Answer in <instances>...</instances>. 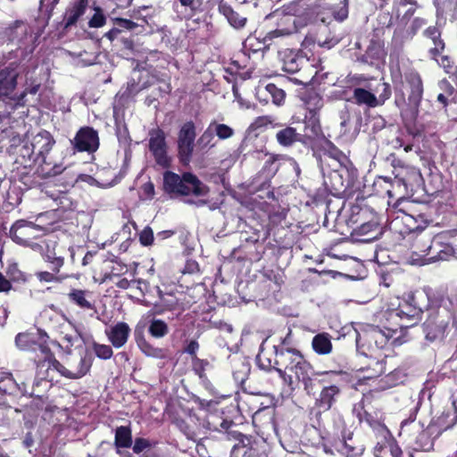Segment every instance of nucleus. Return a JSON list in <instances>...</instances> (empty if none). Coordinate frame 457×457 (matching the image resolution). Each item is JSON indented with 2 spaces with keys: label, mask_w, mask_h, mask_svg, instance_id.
I'll return each mask as SVG.
<instances>
[{
  "label": "nucleus",
  "mask_w": 457,
  "mask_h": 457,
  "mask_svg": "<svg viewBox=\"0 0 457 457\" xmlns=\"http://www.w3.org/2000/svg\"><path fill=\"white\" fill-rule=\"evenodd\" d=\"M456 419L457 416L454 414L449 422H445V416L442 415L426 428H423L420 422L405 420L401 423L400 436H404L409 440H414L415 450L429 452L433 449L434 441L440 436L442 430L453 427Z\"/></svg>",
  "instance_id": "nucleus-1"
},
{
  "label": "nucleus",
  "mask_w": 457,
  "mask_h": 457,
  "mask_svg": "<svg viewBox=\"0 0 457 457\" xmlns=\"http://www.w3.org/2000/svg\"><path fill=\"white\" fill-rule=\"evenodd\" d=\"M163 188L165 192L175 195H205L208 187L204 185L196 176L186 172L179 176L171 171H166L163 175Z\"/></svg>",
  "instance_id": "nucleus-2"
},
{
  "label": "nucleus",
  "mask_w": 457,
  "mask_h": 457,
  "mask_svg": "<svg viewBox=\"0 0 457 457\" xmlns=\"http://www.w3.org/2000/svg\"><path fill=\"white\" fill-rule=\"evenodd\" d=\"M429 295L427 292L417 291L406 295L395 313L402 320V327H412L420 320L425 309H428Z\"/></svg>",
  "instance_id": "nucleus-3"
},
{
  "label": "nucleus",
  "mask_w": 457,
  "mask_h": 457,
  "mask_svg": "<svg viewBox=\"0 0 457 457\" xmlns=\"http://www.w3.org/2000/svg\"><path fill=\"white\" fill-rule=\"evenodd\" d=\"M42 228L34 224L31 221L25 220H19L12 224L10 228L11 238L18 245L23 246H29L31 249L37 251L41 249V245L31 242L37 237V233L41 231Z\"/></svg>",
  "instance_id": "nucleus-4"
},
{
  "label": "nucleus",
  "mask_w": 457,
  "mask_h": 457,
  "mask_svg": "<svg viewBox=\"0 0 457 457\" xmlns=\"http://www.w3.org/2000/svg\"><path fill=\"white\" fill-rule=\"evenodd\" d=\"M451 319V313L446 309L431 310L424 323L426 338L430 341L444 338Z\"/></svg>",
  "instance_id": "nucleus-5"
},
{
  "label": "nucleus",
  "mask_w": 457,
  "mask_h": 457,
  "mask_svg": "<svg viewBox=\"0 0 457 457\" xmlns=\"http://www.w3.org/2000/svg\"><path fill=\"white\" fill-rule=\"evenodd\" d=\"M404 79L407 84L410 109L403 112L410 115L411 120H413L419 113V107L423 96V83L420 75L414 71L405 73Z\"/></svg>",
  "instance_id": "nucleus-6"
},
{
  "label": "nucleus",
  "mask_w": 457,
  "mask_h": 457,
  "mask_svg": "<svg viewBox=\"0 0 457 457\" xmlns=\"http://www.w3.org/2000/svg\"><path fill=\"white\" fill-rule=\"evenodd\" d=\"M47 366H52L60 374L68 378H80L89 371L92 366V356L90 354L80 356L78 361L69 363V367H65L60 361L51 358V360H48Z\"/></svg>",
  "instance_id": "nucleus-7"
},
{
  "label": "nucleus",
  "mask_w": 457,
  "mask_h": 457,
  "mask_svg": "<svg viewBox=\"0 0 457 457\" xmlns=\"http://www.w3.org/2000/svg\"><path fill=\"white\" fill-rule=\"evenodd\" d=\"M275 357H274V364H270V361H269V365L270 368H273L279 376L285 375V371L289 370L292 371L295 368V364L299 359L302 357V353L300 351L295 348H285L283 346H275Z\"/></svg>",
  "instance_id": "nucleus-8"
},
{
  "label": "nucleus",
  "mask_w": 457,
  "mask_h": 457,
  "mask_svg": "<svg viewBox=\"0 0 457 457\" xmlns=\"http://www.w3.org/2000/svg\"><path fill=\"white\" fill-rule=\"evenodd\" d=\"M148 147L157 164L162 167L170 165V157L167 154L165 133L159 128L152 129L148 132Z\"/></svg>",
  "instance_id": "nucleus-9"
},
{
  "label": "nucleus",
  "mask_w": 457,
  "mask_h": 457,
  "mask_svg": "<svg viewBox=\"0 0 457 457\" xmlns=\"http://www.w3.org/2000/svg\"><path fill=\"white\" fill-rule=\"evenodd\" d=\"M373 453L375 457H403L402 449L386 428H381L378 432Z\"/></svg>",
  "instance_id": "nucleus-10"
},
{
  "label": "nucleus",
  "mask_w": 457,
  "mask_h": 457,
  "mask_svg": "<svg viewBox=\"0 0 457 457\" xmlns=\"http://www.w3.org/2000/svg\"><path fill=\"white\" fill-rule=\"evenodd\" d=\"M195 138V124L192 121L186 122L181 127L178 138L179 155L184 164H187L191 160Z\"/></svg>",
  "instance_id": "nucleus-11"
},
{
  "label": "nucleus",
  "mask_w": 457,
  "mask_h": 457,
  "mask_svg": "<svg viewBox=\"0 0 457 457\" xmlns=\"http://www.w3.org/2000/svg\"><path fill=\"white\" fill-rule=\"evenodd\" d=\"M79 152H96L99 147L98 133L91 127L81 128L71 141Z\"/></svg>",
  "instance_id": "nucleus-12"
},
{
  "label": "nucleus",
  "mask_w": 457,
  "mask_h": 457,
  "mask_svg": "<svg viewBox=\"0 0 457 457\" xmlns=\"http://www.w3.org/2000/svg\"><path fill=\"white\" fill-rule=\"evenodd\" d=\"M66 246L56 240H47L44 259L51 265V270L59 273L64 264V251Z\"/></svg>",
  "instance_id": "nucleus-13"
},
{
  "label": "nucleus",
  "mask_w": 457,
  "mask_h": 457,
  "mask_svg": "<svg viewBox=\"0 0 457 457\" xmlns=\"http://www.w3.org/2000/svg\"><path fill=\"white\" fill-rule=\"evenodd\" d=\"M19 74L18 65L15 63H11L0 71V100L8 96L15 89Z\"/></svg>",
  "instance_id": "nucleus-14"
},
{
  "label": "nucleus",
  "mask_w": 457,
  "mask_h": 457,
  "mask_svg": "<svg viewBox=\"0 0 457 457\" xmlns=\"http://www.w3.org/2000/svg\"><path fill=\"white\" fill-rule=\"evenodd\" d=\"M54 143V137L48 131L41 130L32 138V154L37 156V160L41 158L42 162H46V154L51 151Z\"/></svg>",
  "instance_id": "nucleus-15"
},
{
  "label": "nucleus",
  "mask_w": 457,
  "mask_h": 457,
  "mask_svg": "<svg viewBox=\"0 0 457 457\" xmlns=\"http://www.w3.org/2000/svg\"><path fill=\"white\" fill-rule=\"evenodd\" d=\"M381 234L382 231L378 223L374 220H370L354 228L351 236L356 242L370 243L377 240Z\"/></svg>",
  "instance_id": "nucleus-16"
},
{
  "label": "nucleus",
  "mask_w": 457,
  "mask_h": 457,
  "mask_svg": "<svg viewBox=\"0 0 457 457\" xmlns=\"http://www.w3.org/2000/svg\"><path fill=\"white\" fill-rule=\"evenodd\" d=\"M427 243L428 245L422 252L429 262L447 260L453 253V248L448 245H442L439 241H431L429 238Z\"/></svg>",
  "instance_id": "nucleus-17"
},
{
  "label": "nucleus",
  "mask_w": 457,
  "mask_h": 457,
  "mask_svg": "<svg viewBox=\"0 0 457 457\" xmlns=\"http://www.w3.org/2000/svg\"><path fill=\"white\" fill-rule=\"evenodd\" d=\"M68 299L71 303L84 311L97 312L93 293L89 290L71 288L68 293Z\"/></svg>",
  "instance_id": "nucleus-18"
},
{
  "label": "nucleus",
  "mask_w": 457,
  "mask_h": 457,
  "mask_svg": "<svg viewBox=\"0 0 457 457\" xmlns=\"http://www.w3.org/2000/svg\"><path fill=\"white\" fill-rule=\"evenodd\" d=\"M130 328L125 322H118L105 331L109 341L115 348H120L127 343Z\"/></svg>",
  "instance_id": "nucleus-19"
},
{
  "label": "nucleus",
  "mask_w": 457,
  "mask_h": 457,
  "mask_svg": "<svg viewBox=\"0 0 457 457\" xmlns=\"http://www.w3.org/2000/svg\"><path fill=\"white\" fill-rule=\"evenodd\" d=\"M16 345L21 350H36L37 346L41 350V352L45 354V360L42 362V365L45 366L46 363L48 364V360H51L52 354L50 349L47 346L37 345L33 337L29 334L20 333L15 337Z\"/></svg>",
  "instance_id": "nucleus-20"
},
{
  "label": "nucleus",
  "mask_w": 457,
  "mask_h": 457,
  "mask_svg": "<svg viewBox=\"0 0 457 457\" xmlns=\"http://www.w3.org/2000/svg\"><path fill=\"white\" fill-rule=\"evenodd\" d=\"M283 70L287 73H295L301 70L303 64L307 63L304 58L293 50L286 49L280 53Z\"/></svg>",
  "instance_id": "nucleus-21"
},
{
  "label": "nucleus",
  "mask_w": 457,
  "mask_h": 457,
  "mask_svg": "<svg viewBox=\"0 0 457 457\" xmlns=\"http://www.w3.org/2000/svg\"><path fill=\"white\" fill-rule=\"evenodd\" d=\"M367 87L375 94L378 106L383 105L391 97V86L382 79L378 80L372 79L367 83Z\"/></svg>",
  "instance_id": "nucleus-22"
},
{
  "label": "nucleus",
  "mask_w": 457,
  "mask_h": 457,
  "mask_svg": "<svg viewBox=\"0 0 457 457\" xmlns=\"http://www.w3.org/2000/svg\"><path fill=\"white\" fill-rule=\"evenodd\" d=\"M295 364V366L291 372L295 375L299 381L303 382L304 388L308 390V385L312 384V377L315 375L313 367L305 360L303 355Z\"/></svg>",
  "instance_id": "nucleus-23"
},
{
  "label": "nucleus",
  "mask_w": 457,
  "mask_h": 457,
  "mask_svg": "<svg viewBox=\"0 0 457 457\" xmlns=\"http://www.w3.org/2000/svg\"><path fill=\"white\" fill-rule=\"evenodd\" d=\"M286 12L287 14L300 19V22H302L303 25H305L310 21L312 15L311 8L303 2V0H296L290 3L286 7Z\"/></svg>",
  "instance_id": "nucleus-24"
},
{
  "label": "nucleus",
  "mask_w": 457,
  "mask_h": 457,
  "mask_svg": "<svg viewBox=\"0 0 457 457\" xmlns=\"http://www.w3.org/2000/svg\"><path fill=\"white\" fill-rule=\"evenodd\" d=\"M88 5V0H76L72 6L66 11L64 21L65 27H70L79 21V19L86 12Z\"/></svg>",
  "instance_id": "nucleus-25"
},
{
  "label": "nucleus",
  "mask_w": 457,
  "mask_h": 457,
  "mask_svg": "<svg viewBox=\"0 0 457 457\" xmlns=\"http://www.w3.org/2000/svg\"><path fill=\"white\" fill-rule=\"evenodd\" d=\"M312 347L317 354H329L333 349L331 336L325 332L317 334L312 338Z\"/></svg>",
  "instance_id": "nucleus-26"
},
{
  "label": "nucleus",
  "mask_w": 457,
  "mask_h": 457,
  "mask_svg": "<svg viewBox=\"0 0 457 457\" xmlns=\"http://www.w3.org/2000/svg\"><path fill=\"white\" fill-rule=\"evenodd\" d=\"M340 389L337 386H325L317 399V405L324 411L329 410L336 402L337 396L339 395Z\"/></svg>",
  "instance_id": "nucleus-27"
},
{
  "label": "nucleus",
  "mask_w": 457,
  "mask_h": 457,
  "mask_svg": "<svg viewBox=\"0 0 457 457\" xmlns=\"http://www.w3.org/2000/svg\"><path fill=\"white\" fill-rule=\"evenodd\" d=\"M365 337L370 348H377L380 350L384 349L388 345V341L390 339L389 336L377 327L372 328L368 331Z\"/></svg>",
  "instance_id": "nucleus-28"
},
{
  "label": "nucleus",
  "mask_w": 457,
  "mask_h": 457,
  "mask_svg": "<svg viewBox=\"0 0 457 457\" xmlns=\"http://www.w3.org/2000/svg\"><path fill=\"white\" fill-rule=\"evenodd\" d=\"M353 97L354 99L355 104L358 105H366L370 108H374L378 106V103L375 98V94L371 92L370 88L367 87H355L353 92Z\"/></svg>",
  "instance_id": "nucleus-29"
},
{
  "label": "nucleus",
  "mask_w": 457,
  "mask_h": 457,
  "mask_svg": "<svg viewBox=\"0 0 457 457\" xmlns=\"http://www.w3.org/2000/svg\"><path fill=\"white\" fill-rule=\"evenodd\" d=\"M219 12L227 19L233 28L241 29L245 27L247 19L235 12L228 4L220 3L219 4Z\"/></svg>",
  "instance_id": "nucleus-30"
},
{
  "label": "nucleus",
  "mask_w": 457,
  "mask_h": 457,
  "mask_svg": "<svg viewBox=\"0 0 457 457\" xmlns=\"http://www.w3.org/2000/svg\"><path fill=\"white\" fill-rule=\"evenodd\" d=\"M336 449L345 457H357L361 455L363 452V448L361 445H356L351 436L337 442Z\"/></svg>",
  "instance_id": "nucleus-31"
},
{
  "label": "nucleus",
  "mask_w": 457,
  "mask_h": 457,
  "mask_svg": "<svg viewBox=\"0 0 457 457\" xmlns=\"http://www.w3.org/2000/svg\"><path fill=\"white\" fill-rule=\"evenodd\" d=\"M301 137L302 135L293 127L284 128L276 134L278 143L283 146H291L294 143L301 141Z\"/></svg>",
  "instance_id": "nucleus-32"
},
{
  "label": "nucleus",
  "mask_w": 457,
  "mask_h": 457,
  "mask_svg": "<svg viewBox=\"0 0 457 457\" xmlns=\"http://www.w3.org/2000/svg\"><path fill=\"white\" fill-rule=\"evenodd\" d=\"M137 345L141 352L147 357L154 359H165L167 357V350L163 348L154 347L147 342L143 337L137 338Z\"/></svg>",
  "instance_id": "nucleus-33"
},
{
  "label": "nucleus",
  "mask_w": 457,
  "mask_h": 457,
  "mask_svg": "<svg viewBox=\"0 0 457 457\" xmlns=\"http://www.w3.org/2000/svg\"><path fill=\"white\" fill-rule=\"evenodd\" d=\"M424 35L430 38L434 44V47L429 50L432 58H436L440 55L445 49V43L441 39V34L438 29L436 27H429L424 31Z\"/></svg>",
  "instance_id": "nucleus-34"
},
{
  "label": "nucleus",
  "mask_w": 457,
  "mask_h": 457,
  "mask_svg": "<svg viewBox=\"0 0 457 457\" xmlns=\"http://www.w3.org/2000/svg\"><path fill=\"white\" fill-rule=\"evenodd\" d=\"M132 432L129 426H120L115 429L114 445L116 448H129L132 446Z\"/></svg>",
  "instance_id": "nucleus-35"
},
{
  "label": "nucleus",
  "mask_w": 457,
  "mask_h": 457,
  "mask_svg": "<svg viewBox=\"0 0 457 457\" xmlns=\"http://www.w3.org/2000/svg\"><path fill=\"white\" fill-rule=\"evenodd\" d=\"M148 332L153 337L162 338L169 333V327L162 320L152 319L148 327Z\"/></svg>",
  "instance_id": "nucleus-36"
},
{
  "label": "nucleus",
  "mask_w": 457,
  "mask_h": 457,
  "mask_svg": "<svg viewBox=\"0 0 457 457\" xmlns=\"http://www.w3.org/2000/svg\"><path fill=\"white\" fill-rule=\"evenodd\" d=\"M28 26L21 21H16L7 30L8 37L11 40L21 41L27 35Z\"/></svg>",
  "instance_id": "nucleus-37"
},
{
  "label": "nucleus",
  "mask_w": 457,
  "mask_h": 457,
  "mask_svg": "<svg viewBox=\"0 0 457 457\" xmlns=\"http://www.w3.org/2000/svg\"><path fill=\"white\" fill-rule=\"evenodd\" d=\"M339 42L338 39L331 37L329 39L321 40L320 38H316L312 36H306L303 39L302 46L304 48L311 47L317 44L320 47H325L330 49L335 46Z\"/></svg>",
  "instance_id": "nucleus-38"
},
{
  "label": "nucleus",
  "mask_w": 457,
  "mask_h": 457,
  "mask_svg": "<svg viewBox=\"0 0 457 457\" xmlns=\"http://www.w3.org/2000/svg\"><path fill=\"white\" fill-rule=\"evenodd\" d=\"M368 373L365 378H374L381 376L386 371L385 361H372L366 369Z\"/></svg>",
  "instance_id": "nucleus-39"
},
{
  "label": "nucleus",
  "mask_w": 457,
  "mask_h": 457,
  "mask_svg": "<svg viewBox=\"0 0 457 457\" xmlns=\"http://www.w3.org/2000/svg\"><path fill=\"white\" fill-rule=\"evenodd\" d=\"M266 92L270 95L272 102L276 105H281L284 103L286 93L278 88L275 84L270 83L265 87Z\"/></svg>",
  "instance_id": "nucleus-40"
},
{
  "label": "nucleus",
  "mask_w": 457,
  "mask_h": 457,
  "mask_svg": "<svg viewBox=\"0 0 457 457\" xmlns=\"http://www.w3.org/2000/svg\"><path fill=\"white\" fill-rule=\"evenodd\" d=\"M210 126L212 127L214 134H216L220 139H228L234 135V129L226 124L213 121Z\"/></svg>",
  "instance_id": "nucleus-41"
},
{
  "label": "nucleus",
  "mask_w": 457,
  "mask_h": 457,
  "mask_svg": "<svg viewBox=\"0 0 457 457\" xmlns=\"http://www.w3.org/2000/svg\"><path fill=\"white\" fill-rule=\"evenodd\" d=\"M214 132L212 127L209 125L206 130L199 137L197 144L201 149H206L214 146Z\"/></svg>",
  "instance_id": "nucleus-42"
},
{
  "label": "nucleus",
  "mask_w": 457,
  "mask_h": 457,
  "mask_svg": "<svg viewBox=\"0 0 457 457\" xmlns=\"http://www.w3.org/2000/svg\"><path fill=\"white\" fill-rule=\"evenodd\" d=\"M93 349L96 355L104 360L110 359L113 353L112 347L107 345L94 343Z\"/></svg>",
  "instance_id": "nucleus-43"
},
{
  "label": "nucleus",
  "mask_w": 457,
  "mask_h": 457,
  "mask_svg": "<svg viewBox=\"0 0 457 457\" xmlns=\"http://www.w3.org/2000/svg\"><path fill=\"white\" fill-rule=\"evenodd\" d=\"M95 14L88 21L90 28H101L105 24L106 18L100 7H94Z\"/></svg>",
  "instance_id": "nucleus-44"
},
{
  "label": "nucleus",
  "mask_w": 457,
  "mask_h": 457,
  "mask_svg": "<svg viewBox=\"0 0 457 457\" xmlns=\"http://www.w3.org/2000/svg\"><path fill=\"white\" fill-rule=\"evenodd\" d=\"M57 273L54 272L52 270V272H49V271H40V272H37L36 274L37 278L40 280V281H44V282H58V283H61L66 278L67 276H57L56 275Z\"/></svg>",
  "instance_id": "nucleus-45"
},
{
  "label": "nucleus",
  "mask_w": 457,
  "mask_h": 457,
  "mask_svg": "<svg viewBox=\"0 0 457 457\" xmlns=\"http://www.w3.org/2000/svg\"><path fill=\"white\" fill-rule=\"evenodd\" d=\"M16 383L12 377L11 373H4L3 380H0V392L4 394H11L16 387Z\"/></svg>",
  "instance_id": "nucleus-46"
},
{
  "label": "nucleus",
  "mask_w": 457,
  "mask_h": 457,
  "mask_svg": "<svg viewBox=\"0 0 457 457\" xmlns=\"http://www.w3.org/2000/svg\"><path fill=\"white\" fill-rule=\"evenodd\" d=\"M337 21H343L348 17V0H342L340 5L333 12Z\"/></svg>",
  "instance_id": "nucleus-47"
},
{
  "label": "nucleus",
  "mask_w": 457,
  "mask_h": 457,
  "mask_svg": "<svg viewBox=\"0 0 457 457\" xmlns=\"http://www.w3.org/2000/svg\"><path fill=\"white\" fill-rule=\"evenodd\" d=\"M209 365V362L205 360H202L199 358H195L193 360V367L195 372L199 376L200 378L206 379V375L204 373V370L206 367Z\"/></svg>",
  "instance_id": "nucleus-48"
},
{
  "label": "nucleus",
  "mask_w": 457,
  "mask_h": 457,
  "mask_svg": "<svg viewBox=\"0 0 457 457\" xmlns=\"http://www.w3.org/2000/svg\"><path fill=\"white\" fill-rule=\"evenodd\" d=\"M151 446L152 445L148 439L138 437L136 438L132 449L135 453L138 454L150 449Z\"/></svg>",
  "instance_id": "nucleus-49"
},
{
  "label": "nucleus",
  "mask_w": 457,
  "mask_h": 457,
  "mask_svg": "<svg viewBox=\"0 0 457 457\" xmlns=\"http://www.w3.org/2000/svg\"><path fill=\"white\" fill-rule=\"evenodd\" d=\"M80 337L77 330L71 329V332L62 331V339L67 344L66 347H71Z\"/></svg>",
  "instance_id": "nucleus-50"
},
{
  "label": "nucleus",
  "mask_w": 457,
  "mask_h": 457,
  "mask_svg": "<svg viewBox=\"0 0 457 457\" xmlns=\"http://www.w3.org/2000/svg\"><path fill=\"white\" fill-rule=\"evenodd\" d=\"M426 24L427 21L425 19L420 17L414 18L407 29L408 35L413 37Z\"/></svg>",
  "instance_id": "nucleus-51"
},
{
  "label": "nucleus",
  "mask_w": 457,
  "mask_h": 457,
  "mask_svg": "<svg viewBox=\"0 0 457 457\" xmlns=\"http://www.w3.org/2000/svg\"><path fill=\"white\" fill-rule=\"evenodd\" d=\"M139 241L143 245H151L154 242V232L150 227H145L139 234Z\"/></svg>",
  "instance_id": "nucleus-52"
},
{
  "label": "nucleus",
  "mask_w": 457,
  "mask_h": 457,
  "mask_svg": "<svg viewBox=\"0 0 457 457\" xmlns=\"http://www.w3.org/2000/svg\"><path fill=\"white\" fill-rule=\"evenodd\" d=\"M437 12H444L452 10L457 5V0H434Z\"/></svg>",
  "instance_id": "nucleus-53"
},
{
  "label": "nucleus",
  "mask_w": 457,
  "mask_h": 457,
  "mask_svg": "<svg viewBox=\"0 0 457 457\" xmlns=\"http://www.w3.org/2000/svg\"><path fill=\"white\" fill-rule=\"evenodd\" d=\"M395 104L400 109L401 115L405 119L411 120L410 115L403 112V111L410 109L409 101L406 103L403 94H402L401 96H395Z\"/></svg>",
  "instance_id": "nucleus-54"
},
{
  "label": "nucleus",
  "mask_w": 457,
  "mask_h": 457,
  "mask_svg": "<svg viewBox=\"0 0 457 457\" xmlns=\"http://www.w3.org/2000/svg\"><path fill=\"white\" fill-rule=\"evenodd\" d=\"M434 59L438 62V64L440 66H442L445 69V72H447L449 74H453L454 73V71L456 70V67H454L452 64V62H451V61H450L448 56H446V55L442 56L440 61L437 60L436 57L434 58Z\"/></svg>",
  "instance_id": "nucleus-55"
},
{
  "label": "nucleus",
  "mask_w": 457,
  "mask_h": 457,
  "mask_svg": "<svg viewBox=\"0 0 457 457\" xmlns=\"http://www.w3.org/2000/svg\"><path fill=\"white\" fill-rule=\"evenodd\" d=\"M391 145H392L393 148H395V149H398V148H401L403 146L404 151L406 153H409L412 150V145L411 144L405 145L403 139L400 136L394 138L391 141Z\"/></svg>",
  "instance_id": "nucleus-56"
},
{
  "label": "nucleus",
  "mask_w": 457,
  "mask_h": 457,
  "mask_svg": "<svg viewBox=\"0 0 457 457\" xmlns=\"http://www.w3.org/2000/svg\"><path fill=\"white\" fill-rule=\"evenodd\" d=\"M198 348H199L198 342L195 340H192L188 343V345L185 348V353L190 354L192 356L193 360H195V358H197L196 352H197Z\"/></svg>",
  "instance_id": "nucleus-57"
},
{
  "label": "nucleus",
  "mask_w": 457,
  "mask_h": 457,
  "mask_svg": "<svg viewBox=\"0 0 457 457\" xmlns=\"http://www.w3.org/2000/svg\"><path fill=\"white\" fill-rule=\"evenodd\" d=\"M116 22L120 27L129 30L134 29L137 26L134 21L122 18H117Z\"/></svg>",
  "instance_id": "nucleus-58"
},
{
  "label": "nucleus",
  "mask_w": 457,
  "mask_h": 457,
  "mask_svg": "<svg viewBox=\"0 0 457 457\" xmlns=\"http://www.w3.org/2000/svg\"><path fill=\"white\" fill-rule=\"evenodd\" d=\"M274 121V118L271 117V116H261V117H258L255 121H254V126L257 127V128H260V127H263V126H266L268 124H272V122Z\"/></svg>",
  "instance_id": "nucleus-59"
},
{
  "label": "nucleus",
  "mask_w": 457,
  "mask_h": 457,
  "mask_svg": "<svg viewBox=\"0 0 457 457\" xmlns=\"http://www.w3.org/2000/svg\"><path fill=\"white\" fill-rule=\"evenodd\" d=\"M11 288L10 281L0 272V292H8Z\"/></svg>",
  "instance_id": "nucleus-60"
},
{
  "label": "nucleus",
  "mask_w": 457,
  "mask_h": 457,
  "mask_svg": "<svg viewBox=\"0 0 457 457\" xmlns=\"http://www.w3.org/2000/svg\"><path fill=\"white\" fill-rule=\"evenodd\" d=\"M439 87L442 90H444L448 96H451L454 89L453 86L446 80L443 79L439 82Z\"/></svg>",
  "instance_id": "nucleus-61"
},
{
  "label": "nucleus",
  "mask_w": 457,
  "mask_h": 457,
  "mask_svg": "<svg viewBox=\"0 0 457 457\" xmlns=\"http://www.w3.org/2000/svg\"><path fill=\"white\" fill-rule=\"evenodd\" d=\"M414 6L415 5H411V7L405 12V13L400 19V23L402 25H405L407 23V21L413 15L415 12Z\"/></svg>",
  "instance_id": "nucleus-62"
},
{
  "label": "nucleus",
  "mask_w": 457,
  "mask_h": 457,
  "mask_svg": "<svg viewBox=\"0 0 457 457\" xmlns=\"http://www.w3.org/2000/svg\"><path fill=\"white\" fill-rule=\"evenodd\" d=\"M39 89V85H35L31 87L30 88L25 90L23 93L21 94V96L18 97V104H21V102L23 100L25 96L29 93L31 95H36Z\"/></svg>",
  "instance_id": "nucleus-63"
},
{
  "label": "nucleus",
  "mask_w": 457,
  "mask_h": 457,
  "mask_svg": "<svg viewBox=\"0 0 457 457\" xmlns=\"http://www.w3.org/2000/svg\"><path fill=\"white\" fill-rule=\"evenodd\" d=\"M245 457H266V455L264 453H261L259 454L257 453V449L255 448H250L246 453H245Z\"/></svg>",
  "instance_id": "nucleus-64"
}]
</instances>
